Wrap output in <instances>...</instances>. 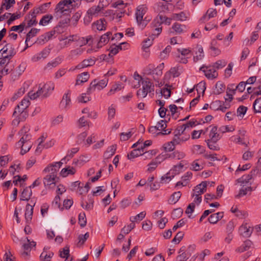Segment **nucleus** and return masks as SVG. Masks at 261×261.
<instances>
[{
	"mask_svg": "<svg viewBox=\"0 0 261 261\" xmlns=\"http://www.w3.org/2000/svg\"><path fill=\"white\" fill-rule=\"evenodd\" d=\"M164 63H162L156 67L154 64H150L144 69V74L151 75L156 87H161L164 85V83L160 81V77L163 74Z\"/></svg>",
	"mask_w": 261,
	"mask_h": 261,
	"instance_id": "nucleus-1",
	"label": "nucleus"
},
{
	"mask_svg": "<svg viewBox=\"0 0 261 261\" xmlns=\"http://www.w3.org/2000/svg\"><path fill=\"white\" fill-rule=\"evenodd\" d=\"M30 105L29 97H24L21 101L15 107L13 116L16 118H18V120H16L17 124H18L20 121L25 120L28 117V112L27 109Z\"/></svg>",
	"mask_w": 261,
	"mask_h": 261,
	"instance_id": "nucleus-2",
	"label": "nucleus"
},
{
	"mask_svg": "<svg viewBox=\"0 0 261 261\" xmlns=\"http://www.w3.org/2000/svg\"><path fill=\"white\" fill-rule=\"evenodd\" d=\"M54 89V84L51 82H48L41 86V84L39 85L37 91L32 90L29 92L28 95L31 99H36L38 97H46L53 91Z\"/></svg>",
	"mask_w": 261,
	"mask_h": 261,
	"instance_id": "nucleus-3",
	"label": "nucleus"
},
{
	"mask_svg": "<svg viewBox=\"0 0 261 261\" xmlns=\"http://www.w3.org/2000/svg\"><path fill=\"white\" fill-rule=\"evenodd\" d=\"M137 77H136L135 79L141 81L142 86V88L138 90L137 92L138 97L144 98L148 93L154 91V85L150 79L148 77H142L139 74L137 75Z\"/></svg>",
	"mask_w": 261,
	"mask_h": 261,
	"instance_id": "nucleus-4",
	"label": "nucleus"
},
{
	"mask_svg": "<svg viewBox=\"0 0 261 261\" xmlns=\"http://www.w3.org/2000/svg\"><path fill=\"white\" fill-rule=\"evenodd\" d=\"M15 53L12 45L8 44L0 50V67H5L9 63Z\"/></svg>",
	"mask_w": 261,
	"mask_h": 261,
	"instance_id": "nucleus-5",
	"label": "nucleus"
},
{
	"mask_svg": "<svg viewBox=\"0 0 261 261\" xmlns=\"http://www.w3.org/2000/svg\"><path fill=\"white\" fill-rule=\"evenodd\" d=\"M74 0H62L56 6L55 10V16L60 18L63 15H67L70 13V5Z\"/></svg>",
	"mask_w": 261,
	"mask_h": 261,
	"instance_id": "nucleus-6",
	"label": "nucleus"
},
{
	"mask_svg": "<svg viewBox=\"0 0 261 261\" xmlns=\"http://www.w3.org/2000/svg\"><path fill=\"white\" fill-rule=\"evenodd\" d=\"M147 8L145 5H141L137 7L136 12V18L140 28L142 29L146 25V21L143 19V16L146 13Z\"/></svg>",
	"mask_w": 261,
	"mask_h": 261,
	"instance_id": "nucleus-7",
	"label": "nucleus"
},
{
	"mask_svg": "<svg viewBox=\"0 0 261 261\" xmlns=\"http://www.w3.org/2000/svg\"><path fill=\"white\" fill-rule=\"evenodd\" d=\"M108 83V79L107 77L97 82L96 80L93 81L88 89V92L90 93L96 89L100 90L106 87Z\"/></svg>",
	"mask_w": 261,
	"mask_h": 261,
	"instance_id": "nucleus-8",
	"label": "nucleus"
},
{
	"mask_svg": "<svg viewBox=\"0 0 261 261\" xmlns=\"http://www.w3.org/2000/svg\"><path fill=\"white\" fill-rule=\"evenodd\" d=\"M30 127L28 125H24L19 132L18 134L20 137L19 141L16 143L21 144L22 143L31 141L32 136L29 133Z\"/></svg>",
	"mask_w": 261,
	"mask_h": 261,
	"instance_id": "nucleus-9",
	"label": "nucleus"
},
{
	"mask_svg": "<svg viewBox=\"0 0 261 261\" xmlns=\"http://www.w3.org/2000/svg\"><path fill=\"white\" fill-rule=\"evenodd\" d=\"M167 158L166 154H160L147 165V171L151 172L154 171L158 166Z\"/></svg>",
	"mask_w": 261,
	"mask_h": 261,
	"instance_id": "nucleus-10",
	"label": "nucleus"
},
{
	"mask_svg": "<svg viewBox=\"0 0 261 261\" xmlns=\"http://www.w3.org/2000/svg\"><path fill=\"white\" fill-rule=\"evenodd\" d=\"M63 163L61 162H55L48 165L43 170L44 173H49L48 175H55L57 176V173L61 168Z\"/></svg>",
	"mask_w": 261,
	"mask_h": 261,
	"instance_id": "nucleus-11",
	"label": "nucleus"
},
{
	"mask_svg": "<svg viewBox=\"0 0 261 261\" xmlns=\"http://www.w3.org/2000/svg\"><path fill=\"white\" fill-rule=\"evenodd\" d=\"M126 4L124 3L122 1H118L117 2L113 4V7L114 8L117 9L114 13V17L120 18L122 17L123 14L124 13L123 9L126 7Z\"/></svg>",
	"mask_w": 261,
	"mask_h": 261,
	"instance_id": "nucleus-12",
	"label": "nucleus"
},
{
	"mask_svg": "<svg viewBox=\"0 0 261 261\" xmlns=\"http://www.w3.org/2000/svg\"><path fill=\"white\" fill-rule=\"evenodd\" d=\"M204 73L205 76L208 79H214L217 77L218 73L213 66H202L200 68Z\"/></svg>",
	"mask_w": 261,
	"mask_h": 261,
	"instance_id": "nucleus-13",
	"label": "nucleus"
},
{
	"mask_svg": "<svg viewBox=\"0 0 261 261\" xmlns=\"http://www.w3.org/2000/svg\"><path fill=\"white\" fill-rule=\"evenodd\" d=\"M76 40V36L70 35L68 37H61L59 38L60 43L59 45L61 48L67 47L70 45L71 43Z\"/></svg>",
	"mask_w": 261,
	"mask_h": 261,
	"instance_id": "nucleus-14",
	"label": "nucleus"
},
{
	"mask_svg": "<svg viewBox=\"0 0 261 261\" xmlns=\"http://www.w3.org/2000/svg\"><path fill=\"white\" fill-rule=\"evenodd\" d=\"M38 13H35V11H33L28 14L25 18V20L23 22L25 23V25L27 24V28H30L34 25H36L37 23L36 20V15Z\"/></svg>",
	"mask_w": 261,
	"mask_h": 261,
	"instance_id": "nucleus-15",
	"label": "nucleus"
},
{
	"mask_svg": "<svg viewBox=\"0 0 261 261\" xmlns=\"http://www.w3.org/2000/svg\"><path fill=\"white\" fill-rule=\"evenodd\" d=\"M253 230V227L247 223L242 224L239 228V233L241 236L245 238L249 237Z\"/></svg>",
	"mask_w": 261,
	"mask_h": 261,
	"instance_id": "nucleus-16",
	"label": "nucleus"
},
{
	"mask_svg": "<svg viewBox=\"0 0 261 261\" xmlns=\"http://www.w3.org/2000/svg\"><path fill=\"white\" fill-rule=\"evenodd\" d=\"M195 55L193 57V61L196 63L201 60L204 56L203 49L200 44H197L196 47L193 49Z\"/></svg>",
	"mask_w": 261,
	"mask_h": 261,
	"instance_id": "nucleus-17",
	"label": "nucleus"
},
{
	"mask_svg": "<svg viewBox=\"0 0 261 261\" xmlns=\"http://www.w3.org/2000/svg\"><path fill=\"white\" fill-rule=\"evenodd\" d=\"M152 32L151 34L149 36L151 40H153L156 37H158L162 32V27L158 23L155 22V19L151 23Z\"/></svg>",
	"mask_w": 261,
	"mask_h": 261,
	"instance_id": "nucleus-18",
	"label": "nucleus"
},
{
	"mask_svg": "<svg viewBox=\"0 0 261 261\" xmlns=\"http://www.w3.org/2000/svg\"><path fill=\"white\" fill-rule=\"evenodd\" d=\"M187 165L185 161H181L179 164L174 165L170 170V174H172L174 176L179 174L184 170V167Z\"/></svg>",
	"mask_w": 261,
	"mask_h": 261,
	"instance_id": "nucleus-19",
	"label": "nucleus"
},
{
	"mask_svg": "<svg viewBox=\"0 0 261 261\" xmlns=\"http://www.w3.org/2000/svg\"><path fill=\"white\" fill-rule=\"evenodd\" d=\"M102 10V7L100 6H94L90 8L87 11V17L89 22H91L93 16H97Z\"/></svg>",
	"mask_w": 261,
	"mask_h": 261,
	"instance_id": "nucleus-20",
	"label": "nucleus"
},
{
	"mask_svg": "<svg viewBox=\"0 0 261 261\" xmlns=\"http://www.w3.org/2000/svg\"><path fill=\"white\" fill-rule=\"evenodd\" d=\"M49 51L47 49H44L39 53H38L34 56H33L32 58V61L33 62H38L41 60H44L49 55Z\"/></svg>",
	"mask_w": 261,
	"mask_h": 261,
	"instance_id": "nucleus-21",
	"label": "nucleus"
},
{
	"mask_svg": "<svg viewBox=\"0 0 261 261\" xmlns=\"http://www.w3.org/2000/svg\"><path fill=\"white\" fill-rule=\"evenodd\" d=\"M27 243H24L22 246L24 250L22 253V255L25 257L29 255V252L31 251L33 247L36 246V242L34 241H30L28 238H27Z\"/></svg>",
	"mask_w": 261,
	"mask_h": 261,
	"instance_id": "nucleus-22",
	"label": "nucleus"
},
{
	"mask_svg": "<svg viewBox=\"0 0 261 261\" xmlns=\"http://www.w3.org/2000/svg\"><path fill=\"white\" fill-rule=\"evenodd\" d=\"M206 187L207 182L202 181L194 188L193 190V193L201 196L202 194L206 192Z\"/></svg>",
	"mask_w": 261,
	"mask_h": 261,
	"instance_id": "nucleus-23",
	"label": "nucleus"
},
{
	"mask_svg": "<svg viewBox=\"0 0 261 261\" xmlns=\"http://www.w3.org/2000/svg\"><path fill=\"white\" fill-rule=\"evenodd\" d=\"M169 5H171L169 3L158 2L154 5V9L159 13L165 12L168 11Z\"/></svg>",
	"mask_w": 261,
	"mask_h": 261,
	"instance_id": "nucleus-24",
	"label": "nucleus"
},
{
	"mask_svg": "<svg viewBox=\"0 0 261 261\" xmlns=\"http://www.w3.org/2000/svg\"><path fill=\"white\" fill-rule=\"evenodd\" d=\"M217 13V10L214 8H210L206 11V14L203 15L200 19L202 22H205L208 21L210 18L214 17L216 16Z\"/></svg>",
	"mask_w": 261,
	"mask_h": 261,
	"instance_id": "nucleus-25",
	"label": "nucleus"
},
{
	"mask_svg": "<svg viewBox=\"0 0 261 261\" xmlns=\"http://www.w3.org/2000/svg\"><path fill=\"white\" fill-rule=\"evenodd\" d=\"M95 63V59L94 58H89L83 60L82 62L79 64L75 68V69H80L84 68L93 65Z\"/></svg>",
	"mask_w": 261,
	"mask_h": 261,
	"instance_id": "nucleus-26",
	"label": "nucleus"
},
{
	"mask_svg": "<svg viewBox=\"0 0 261 261\" xmlns=\"http://www.w3.org/2000/svg\"><path fill=\"white\" fill-rule=\"evenodd\" d=\"M57 177L55 175H47L43 178V184L45 187L55 185L57 181Z\"/></svg>",
	"mask_w": 261,
	"mask_h": 261,
	"instance_id": "nucleus-27",
	"label": "nucleus"
},
{
	"mask_svg": "<svg viewBox=\"0 0 261 261\" xmlns=\"http://www.w3.org/2000/svg\"><path fill=\"white\" fill-rule=\"evenodd\" d=\"M78 42L79 47H82L83 46L89 44L91 45L92 43V37L91 36H88L86 38L84 37H77L76 36V40Z\"/></svg>",
	"mask_w": 261,
	"mask_h": 261,
	"instance_id": "nucleus-28",
	"label": "nucleus"
},
{
	"mask_svg": "<svg viewBox=\"0 0 261 261\" xmlns=\"http://www.w3.org/2000/svg\"><path fill=\"white\" fill-rule=\"evenodd\" d=\"M107 27V22L104 19H100L93 23V29H96L98 31L105 30Z\"/></svg>",
	"mask_w": 261,
	"mask_h": 261,
	"instance_id": "nucleus-29",
	"label": "nucleus"
},
{
	"mask_svg": "<svg viewBox=\"0 0 261 261\" xmlns=\"http://www.w3.org/2000/svg\"><path fill=\"white\" fill-rule=\"evenodd\" d=\"M16 146L17 147L21 148L20 154L23 155L30 150L32 146V141L25 142V143L23 142L21 144L16 143Z\"/></svg>",
	"mask_w": 261,
	"mask_h": 261,
	"instance_id": "nucleus-30",
	"label": "nucleus"
},
{
	"mask_svg": "<svg viewBox=\"0 0 261 261\" xmlns=\"http://www.w3.org/2000/svg\"><path fill=\"white\" fill-rule=\"evenodd\" d=\"M181 135H178L174 134V137L172 139L173 143L176 145L181 144L186 141H187L189 138V135L186 136H181Z\"/></svg>",
	"mask_w": 261,
	"mask_h": 261,
	"instance_id": "nucleus-31",
	"label": "nucleus"
},
{
	"mask_svg": "<svg viewBox=\"0 0 261 261\" xmlns=\"http://www.w3.org/2000/svg\"><path fill=\"white\" fill-rule=\"evenodd\" d=\"M39 31H40L39 29L33 28V29H32L30 30V31L27 34L26 39H25V43H26L27 47H28L29 46H31L33 44V43L32 42H31L29 44V42L30 41L31 39L33 37H35L37 35V34L39 32Z\"/></svg>",
	"mask_w": 261,
	"mask_h": 261,
	"instance_id": "nucleus-32",
	"label": "nucleus"
},
{
	"mask_svg": "<svg viewBox=\"0 0 261 261\" xmlns=\"http://www.w3.org/2000/svg\"><path fill=\"white\" fill-rule=\"evenodd\" d=\"M62 62V58L60 57H58L54 60L48 62L44 67V69L50 70L53 68L58 66Z\"/></svg>",
	"mask_w": 261,
	"mask_h": 261,
	"instance_id": "nucleus-33",
	"label": "nucleus"
},
{
	"mask_svg": "<svg viewBox=\"0 0 261 261\" xmlns=\"http://www.w3.org/2000/svg\"><path fill=\"white\" fill-rule=\"evenodd\" d=\"M172 20L173 19H171V16L166 17L165 16L159 14L155 18V22L159 23L162 26V24L164 22L168 25L170 24Z\"/></svg>",
	"mask_w": 261,
	"mask_h": 261,
	"instance_id": "nucleus-34",
	"label": "nucleus"
},
{
	"mask_svg": "<svg viewBox=\"0 0 261 261\" xmlns=\"http://www.w3.org/2000/svg\"><path fill=\"white\" fill-rule=\"evenodd\" d=\"M156 128H158L159 130H163V132H160L158 133L159 134L162 135H167L170 133V131L168 130V129H165V128L167 127L166 121L165 120H161L156 124Z\"/></svg>",
	"mask_w": 261,
	"mask_h": 261,
	"instance_id": "nucleus-35",
	"label": "nucleus"
},
{
	"mask_svg": "<svg viewBox=\"0 0 261 261\" xmlns=\"http://www.w3.org/2000/svg\"><path fill=\"white\" fill-rule=\"evenodd\" d=\"M71 104L70 96L69 93H66L63 95V98L60 102V106L62 109H67Z\"/></svg>",
	"mask_w": 261,
	"mask_h": 261,
	"instance_id": "nucleus-36",
	"label": "nucleus"
},
{
	"mask_svg": "<svg viewBox=\"0 0 261 261\" xmlns=\"http://www.w3.org/2000/svg\"><path fill=\"white\" fill-rule=\"evenodd\" d=\"M252 174H247L242 176L241 178L236 180V185L239 184L240 186L244 187L252 179Z\"/></svg>",
	"mask_w": 261,
	"mask_h": 261,
	"instance_id": "nucleus-37",
	"label": "nucleus"
},
{
	"mask_svg": "<svg viewBox=\"0 0 261 261\" xmlns=\"http://www.w3.org/2000/svg\"><path fill=\"white\" fill-rule=\"evenodd\" d=\"M188 15L184 12L179 13H173L171 15V19L174 20L184 21L187 19Z\"/></svg>",
	"mask_w": 261,
	"mask_h": 261,
	"instance_id": "nucleus-38",
	"label": "nucleus"
},
{
	"mask_svg": "<svg viewBox=\"0 0 261 261\" xmlns=\"http://www.w3.org/2000/svg\"><path fill=\"white\" fill-rule=\"evenodd\" d=\"M84 50L85 49L82 47H78L75 49H72L68 54V58L71 59L74 57H79L83 53Z\"/></svg>",
	"mask_w": 261,
	"mask_h": 261,
	"instance_id": "nucleus-39",
	"label": "nucleus"
},
{
	"mask_svg": "<svg viewBox=\"0 0 261 261\" xmlns=\"http://www.w3.org/2000/svg\"><path fill=\"white\" fill-rule=\"evenodd\" d=\"M252 245V243L250 240H246L244 242L241 246L237 249L236 251L240 253L249 250L251 247Z\"/></svg>",
	"mask_w": 261,
	"mask_h": 261,
	"instance_id": "nucleus-40",
	"label": "nucleus"
},
{
	"mask_svg": "<svg viewBox=\"0 0 261 261\" xmlns=\"http://www.w3.org/2000/svg\"><path fill=\"white\" fill-rule=\"evenodd\" d=\"M185 247H182L180 248L179 253H180L177 256L178 261H185L189 258L190 254L188 251H185Z\"/></svg>",
	"mask_w": 261,
	"mask_h": 261,
	"instance_id": "nucleus-41",
	"label": "nucleus"
},
{
	"mask_svg": "<svg viewBox=\"0 0 261 261\" xmlns=\"http://www.w3.org/2000/svg\"><path fill=\"white\" fill-rule=\"evenodd\" d=\"M223 217V212H218L211 215L208 220L211 223L215 224Z\"/></svg>",
	"mask_w": 261,
	"mask_h": 261,
	"instance_id": "nucleus-42",
	"label": "nucleus"
},
{
	"mask_svg": "<svg viewBox=\"0 0 261 261\" xmlns=\"http://www.w3.org/2000/svg\"><path fill=\"white\" fill-rule=\"evenodd\" d=\"M209 138L210 139L208 140L214 141H218L220 139V135L218 133L217 127L213 126L209 134Z\"/></svg>",
	"mask_w": 261,
	"mask_h": 261,
	"instance_id": "nucleus-43",
	"label": "nucleus"
},
{
	"mask_svg": "<svg viewBox=\"0 0 261 261\" xmlns=\"http://www.w3.org/2000/svg\"><path fill=\"white\" fill-rule=\"evenodd\" d=\"M89 78V74L87 72H84L77 76L76 85H80L87 82Z\"/></svg>",
	"mask_w": 261,
	"mask_h": 261,
	"instance_id": "nucleus-44",
	"label": "nucleus"
},
{
	"mask_svg": "<svg viewBox=\"0 0 261 261\" xmlns=\"http://www.w3.org/2000/svg\"><path fill=\"white\" fill-rule=\"evenodd\" d=\"M33 214V208L29 206H26L24 216L26 223L27 224H30L31 222Z\"/></svg>",
	"mask_w": 261,
	"mask_h": 261,
	"instance_id": "nucleus-45",
	"label": "nucleus"
},
{
	"mask_svg": "<svg viewBox=\"0 0 261 261\" xmlns=\"http://www.w3.org/2000/svg\"><path fill=\"white\" fill-rule=\"evenodd\" d=\"M203 168V164L202 162L199 160L194 161L191 164V169L194 171H199Z\"/></svg>",
	"mask_w": 261,
	"mask_h": 261,
	"instance_id": "nucleus-46",
	"label": "nucleus"
},
{
	"mask_svg": "<svg viewBox=\"0 0 261 261\" xmlns=\"http://www.w3.org/2000/svg\"><path fill=\"white\" fill-rule=\"evenodd\" d=\"M32 194L31 189L29 187L25 188L21 193L20 199L21 200H29Z\"/></svg>",
	"mask_w": 261,
	"mask_h": 261,
	"instance_id": "nucleus-47",
	"label": "nucleus"
},
{
	"mask_svg": "<svg viewBox=\"0 0 261 261\" xmlns=\"http://www.w3.org/2000/svg\"><path fill=\"white\" fill-rule=\"evenodd\" d=\"M112 36L111 32H107L104 35H102L100 38L99 41L98 43V45L100 47L107 44L109 41L110 37Z\"/></svg>",
	"mask_w": 261,
	"mask_h": 261,
	"instance_id": "nucleus-48",
	"label": "nucleus"
},
{
	"mask_svg": "<svg viewBox=\"0 0 261 261\" xmlns=\"http://www.w3.org/2000/svg\"><path fill=\"white\" fill-rule=\"evenodd\" d=\"M172 28L176 34H180L185 31L186 27L184 24L176 22L172 25Z\"/></svg>",
	"mask_w": 261,
	"mask_h": 261,
	"instance_id": "nucleus-49",
	"label": "nucleus"
},
{
	"mask_svg": "<svg viewBox=\"0 0 261 261\" xmlns=\"http://www.w3.org/2000/svg\"><path fill=\"white\" fill-rule=\"evenodd\" d=\"M186 154L184 152L179 150H175L169 155V157L175 160H181L184 159Z\"/></svg>",
	"mask_w": 261,
	"mask_h": 261,
	"instance_id": "nucleus-50",
	"label": "nucleus"
},
{
	"mask_svg": "<svg viewBox=\"0 0 261 261\" xmlns=\"http://www.w3.org/2000/svg\"><path fill=\"white\" fill-rule=\"evenodd\" d=\"M146 216V212L145 211L141 212L139 214L135 216H131L129 218V220L132 223L139 222L142 220Z\"/></svg>",
	"mask_w": 261,
	"mask_h": 261,
	"instance_id": "nucleus-51",
	"label": "nucleus"
},
{
	"mask_svg": "<svg viewBox=\"0 0 261 261\" xmlns=\"http://www.w3.org/2000/svg\"><path fill=\"white\" fill-rule=\"evenodd\" d=\"M76 172V170L73 167L68 166L67 168L62 169L61 171V175L63 177H66L69 174L73 175Z\"/></svg>",
	"mask_w": 261,
	"mask_h": 261,
	"instance_id": "nucleus-52",
	"label": "nucleus"
},
{
	"mask_svg": "<svg viewBox=\"0 0 261 261\" xmlns=\"http://www.w3.org/2000/svg\"><path fill=\"white\" fill-rule=\"evenodd\" d=\"M242 188L240 190L239 193L235 196L236 198H240V197L246 195L248 192L251 191V187L250 186H242Z\"/></svg>",
	"mask_w": 261,
	"mask_h": 261,
	"instance_id": "nucleus-53",
	"label": "nucleus"
},
{
	"mask_svg": "<svg viewBox=\"0 0 261 261\" xmlns=\"http://www.w3.org/2000/svg\"><path fill=\"white\" fill-rule=\"evenodd\" d=\"M181 196L180 192H176L173 193L168 200V203L171 204L176 203Z\"/></svg>",
	"mask_w": 261,
	"mask_h": 261,
	"instance_id": "nucleus-54",
	"label": "nucleus"
},
{
	"mask_svg": "<svg viewBox=\"0 0 261 261\" xmlns=\"http://www.w3.org/2000/svg\"><path fill=\"white\" fill-rule=\"evenodd\" d=\"M225 89V85L220 82H218L216 85L215 88L214 90V93L216 95H219L223 93Z\"/></svg>",
	"mask_w": 261,
	"mask_h": 261,
	"instance_id": "nucleus-55",
	"label": "nucleus"
},
{
	"mask_svg": "<svg viewBox=\"0 0 261 261\" xmlns=\"http://www.w3.org/2000/svg\"><path fill=\"white\" fill-rule=\"evenodd\" d=\"M123 88L121 83H117L114 84L108 93V95H111L115 93L120 91Z\"/></svg>",
	"mask_w": 261,
	"mask_h": 261,
	"instance_id": "nucleus-56",
	"label": "nucleus"
},
{
	"mask_svg": "<svg viewBox=\"0 0 261 261\" xmlns=\"http://www.w3.org/2000/svg\"><path fill=\"white\" fill-rule=\"evenodd\" d=\"M116 150V146L115 145L109 147L104 153L105 158L107 159L111 158L115 154Z\"/></svg>",
	"mask_w": 261,
	"mask_h": 261,
	"instance_id": "nucleus-57",
	"label": "nucleus"
},
{
	"mask_svg": "<svg viewBox=\"0 0 261 261\" xmlns=\"http://www.w3.org/2000/svg\"><path fill=\"white\" fill-rule=\"evenodd\" d=\"M81 17V14L79 13H75L71 18V19H65V23L70 22L71 24L75 25Z\"/></svg>",
	"mask_w": 261,
	"mask_h": 261,
	"instance_id": "nucleus-58",
	"label": "nucleus"
},
{
	"mask_svg": "<svg viewBox=\"0 0 261 261\" xmlns=\"http://www.w3.org/2000/svg\"><path fill=\"white\" fill-rule=\"evenodd\" d=\"M158 152V149H152L142 153V155L144 157V160L151 159L155 156Z\"/></svg>",
	"mask_w": 261,
	"mask_h": 261,
	"instance_id": "nucleus-59",
	"label": "nucleus"
},
{
	"mask_svg": "<svg viewBox=\"0 0 261 261\" xmlns=\"http://www.w3.org/2000/svg\"><path fill=\"white\" fill-rule=\"evenodd\" d=\"M53 19V16L50 14H47L43 16L39 21V24L41 25H46L48 24Z\"/></svg>",
	"mask_w": 261,
	"mask_h": 261,
	"instance_id": "nucleus-60",
	"label": "nucleus"
},
{
	"mask_svg": "<svg viewBox=\"0 0 261 261\" xmlns=\"http://www.w3.org/2000/svg\"><path fill=\"white\" fill-rule=\"evenodd\" d=\"M142 150L139 149V147L136 149H134L129 153L127 154V158L129 160L133 159L140 155H142Z\"/></svg>",
	"mask_w": 261,
	"mask_h": 261,
	"instance_id": "nucleus-61",
	"label": "nucleus"
},
{
	"mask_svg": "<svg viewBox=\"0 0 261 261\" xmlns=\"http://www.w3.org/2000/svg\"><path fill=\"white\" fill-rule=\"evenodd\" d=\"M125 43H121L119 45L117 46H112L110 48V52L109 54V56L111 57H113L116 55L119 50L122 49L121 45L124 44Z\"/></svg>",
	"mask_w": 261,
	"mask_h": 261,
	"instance_id": "nucleus-62",
	"label": "nucleus"
},
{
	"mask_svg": "<svg viewBox=\"0 0 261 261\" xmlns=\"http://www.w3.org/2000/svg\"><path fill=\"white\" fill-rule=\"evenodd\" d=\"M54 253L51 252H47L43 251L40 255V258L43 261H50V258L53 257Z\"/></svg>",
	"mask_w": 261,
	"mask_h": 261,
	"instance_id": "nucleus-63",
	"label": "nucleus"
},
{
	"mask_svg": "<svg viewBox=\"0 0 261 261\" xmlns=\"http://www.w3.org/2000/svg\"><path fill=\"white\" fill-rule=\"evenodd\" d=\"M253 106L255 113H261V97L254 101Z\"/></svg>",
	"mask_w": 261,
	"mask_h": 261,
	"instance_id": "nucleus-64",
	"label": "nucleus"
}]
</instances>
